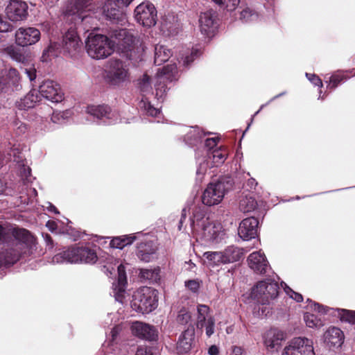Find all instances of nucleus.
<instances>
[{"label": "nucleus", "instance_id": "56", "mask_svg": "<svg viewBox=\"0 0 355 355\" xmlns=\"http://www.w3.org/2000/svg\"><path fill=\"white\" fill-rule=\"evenodd\" d=\"M135 355H153L150 347L141 346L137 348Z\"/></svg>", "mask_w": 355, "mask_h": 355}, {"label": "nucleus", "instance_id": "59", "mask_svg": "<svg viewBox=\"0 0 355 355\" xmlns=\"http://www.w3.org/2000/svg\"><path fill=\"white\" fill-rule=\"evenodd\" d=\"M121 327L119 326V325H116L114 326V327L112 328V331H110V336L112 337V340H111V342L113 343L117 336L119 335V332L121 331Z\"/></svg>", "mask_w": 355, "mask_h": 355}, {"label": "nucleus", "instance_id": "44", "mask_svg": "<svg viewBox=\"0 0 355 355\" xmlns=\"http://www.w3.org/2000/svg\"><path fill=\"white\" fill-rule=\"evenodd\" d=\"M69 111H55L51 116V121L53 123L61 124L69 117Z\"/></svg>", "mask_w": 355, "mask_h": 355}, {"label": "nucleus", "instance_id": "25", "mask_svg": "<svg viewBox=\"0 0 355 355\" xmlns=\"http://www.w3.org/2000/svg\"><path fill=\"white\" fill-rule=\"evenodd\" d=\"M259 220L254 217L243 219L239 224L238 234L244 241L255 238L257 235Z\"/></svg>", "mask_w": 355, "mask_h": 355}, {"label": "nucleus", "instance_id": "8", "mask_svg": "<svg viewBox=\"0 0 355 355\" xmlns=\"http://www.w3.org/2000/svg\"><path fill=\"white\" fill-rule=\"evenodd\" d=\"M17 163L21 181L17 186V191L20 194L21 201L28 204L32 202L34 198L37 196V190L35 188L28 187V184L32 182L31 169L27 166L26 162L21 157L19 159H15Z\"/></svg>", "mask_w": 355, "mask_h": 355}, {"label": "nucleus", "instance_id": "39", "mask_svg": "<svg viewBox=\"0 0 355 355\" xmlns=\"http://www.w3.org/2000/svg\"><path fill=\"white\" fill-rule=\"evenodd\" d=\"M203 257L208 261L210 266H219L225 264L223 261V256L222 252H206L203 254Z\"/></svg>", "mask_w": 355, "mask_h": 355}, {"label": "nucleus", "instance_id": "63", "mask_svg": "<svg viewBox=\"0 0 355 355\" xmlns=\"http://www.w3.org/2000/svg\"><path fill=\"white\" fill-rule=\"evenodd\" d=\"M47 207L46 209L49 211L53 212L54 214H58L59 211H58L57 208L51 202H47Z\"/></svg>", "mask_w": 355, "mask_h": 355}, {"label": "nucleus", "instance_id": "12", "mask_svg": "<svg viewBox=\"0 0 355 355\" xmlns=\"http://www.w3.org/2000/svg\"><path fill=\"white\" fill-rule=\"evenodd\" d=\"M86 112L99 120L100 123L105 125L114 124L119 121L121 122L119 112L107 105H88L86 108Z\"/></svg>", "mask_w": 355, "mask_h": 355}, {"label": "nucleus", "instance_id": "21", "mask_svg": "<svg viewBox=\"0 0 355 355\" xmlns=\"http://www.w3.org/2000/svg\"><path fill=\"white\" fill-rule=\"evenodd\" d=\"M247 261L250 269L257 274H265L271 269L265 254L261 251L251 253Z\"/></svg>", "mask_w": 355, "mask_h": 355}, {"label": "nucleus", "instance_id": "5", "mask_svg": "<svg viewBox=\"0 0 355 355\" xmlns=\"http://www.w3.org/2000/svg\"><path fill=\"white\" fill-rule=\"evenodd\" d=\"M279 287L278 283L272 279L267 278L259 281L252 289L251 295L261 304L258 306V314L261 316H267L271 308L265 305H270L277 297Z\"/></svg>", "mask_w": 355, "mask_h": 355}, {"label": "nucleus", "instance_id": "23", "mask_svg": "<svg viewBox=\"0 0 355 355\" xmlns=\"http://www.w3.org/2000/svg\"><path fill=\"white\" fill-rule=\"evenodd\" d=\"M131 330L135 336L146 340H156L158 338V332L155 327L142 322H132Z\"/></svg>", "mask_w": 355, "mask_h": 355}, {"label": "nucleus", "instance_id": "19", "mask_svg": "<svg viewBox=\"0 0 355 355\" xmlns=\"http://www.w3.org/2000/svg\"><path fill=\"white\" fill-rule=\"evenodd\" d=\"M40 36V31L36 28L21 27L15 33V41L19 46H27L37 43Z\"/></svg>", "mask_w": 355, "mask_h": 355}, {"label": "nucleus", "instance_id": "49", "mask_svg": "<svg viewBox=\"0 0 355 355\" xmlns=\"http://www.w3.org/2000/svg\"><path fill=\"white\" fill-rule=\"evenodd\" d=\"M307 302H309L308 307L311 309L318 311L321 314H325L329 310V308L327 306H324L323 305H320L318 303L313 302L311 300L308 299Z\"/></svg>", "mask_w": 355, "mask_h": 355}, {"label": "nucleus", "instance_id": "30", "mask_svg": "<svg viewBox=\"0 0 355 355\" xmlns=\"http://www.w3.org/2000/svg\"><path fill=\"white\" fill-rule=\"evenodd\" d=\"M183 132H185L184 141L186 144L190 146H196L202 141V137L206 135L199 127H183Z\"/></svg>", "mask_w": 355, "mask_h": 355}, {"label": "nucleus", "instance_id": "37", "mask_svg": "<svg viewBox=\"0 0 355 355\" xmlns=\"http://www.w3.org/2000/svg\"><path fill=\"white\" fill-rule=\"evenodd\" d=\"M140 110L146 115L151 116H157L160 114V110L151 105L147 98L143 97L139 103Z\"/></svg>", "mask_w": 355, "mask_h": 355}, {"label": "nucleus", "instance_id": "11", "mask_svg": "<svg viewBox=\"0 0 355 355\" xmlns=\"http://www.w3.org/2000/svg\"><path fill=\"white\" fill-rule=\"evenodd\" d=\"M281 355H315L313 343L306 337H296L289 340Z\"/></svg>", "mask_w": 355, "mask_h": 355}, {"label": "nucleus", "instance_id": "38", "mask_svg": "<svg viewBox=\"0 0 355 355\" xmlns=\"http://www.w3.org/2000/svg\"><path fill=\"white\" fill-rule=\"evenodd\" d=\"M138 87L144 96L152 94L153 87L151 78L147 74H144L142 77L138 80Z\"/></svg>", "mask_w": 355, "mask_h": 355}, {"label": "nucleus", "instance_id": "40", "mask_svg": "<svg viewBox=\"0 0 355 355\" xmlns=\"http://www.w3.org/2000/svg\"><path fill=\"white\" fill-rule=\"evenodd\" d=\"M347 78H348L344 74L343 72L338 71L337 73L333 74L329 78L328 81H326L327 83V89H336L340 84L345 81Z\"/></svg>", "mask_w": 355, "mask_h": 355}, {"label": "nucleus", "instance_id": "22", "mask_svg": "<svg viewBox=\"0 0 355 355\" xmlns=\"http://www.w3.org/2000/svg\"><path fill=\"white\" fill-rule=\"evenodd\" d=\"M284 339L283 331L276 328L270 329L263 336V344L270 352H278Z\"/></svg>", "mask_w": 355, "mask_h": 355}, {"label": "nucleus", "instance_id": "3", "mask_svg": "<svg viewBox=\"0 0 355 355\" xmlns=\"http://www.w3.org/2000/svg\"><path fill=\"white\" fill-rule=\"evenodd\" d=\"M12 247L0 254V267H8L15 264L21 257L31 255L35 240L29 231L15 228L12 232Z\"/></svg>", "mask_w": 355, "mask_h": 355}, {"label": "nucleus", "instance_id": "54", "mask_svg": "<svg viewBox=\"0 0 355 355\" xmlns=\"http://www.w3.org/2000/svg\"><path fill=\"white\" fill-rule=\"evenodd\" d=\"M306 76L309 80L314 85L322 87V82L321 79L315 74L306 73Z\"/></svg>", "mask_w": 355, "mask_h": 355}, {"label": "nucleus", "instance_id": "52", "mask_svg": "<svg viewBox=\"0 0 355 355\" xmlns=\"http://www.w3.org/2000/svg\"><path fill=\"white\" fill-rule=\"evenodd\" d=\"M218 139L216 138H207L205 141V148H206V153L212 151L214 148L216 146Z\"/></svg>", "mask_w": 355, "mask_h": 355}, {"label": "nucleus", "instance_id": "41", "mask_svg": "<svg viewBox=\"0 0 355 355\" xmlns=\"http://www.w3.org/2000/svg\"><path fill=\"white\" fill-rule=\"evenodd\" d=\"M304 320L306 326L310 328H318L324 325L323 320L313 313H305Z\"/></svg>", "mask_w": 355, "mask_h": 355}, {"label": "nucleus", "instance_id": "64", "mask_svg": "<svg viewBox=\"0 0 355 355\" xmlns=\"http://www.w3.org/2000/svg\"><path fill=\"white\" fill-rule=\"evenodd\" d=\"M257 182L254 178H250L248 181V185L250 187V189H254L257 186Z\"/></svg>", "mask_w": 355, "mask_h": 355}, {"label": "nucleus", "instance_id": "15", "mask_svg": "<svg viewBox=\"0 0 355 355\" xmlns=\"http://www.w3.org/2000/svg\"><path fill=\"white\" fill-rule=\"evenodd\" d=\"M135 17L137 21L143 26H153L157 20L156 8L150 1H144L135 9Z\"/></svg>", "mask_w": 355, "mask_h": 355}, {"label": "nucleus", "instance_id": "51", "mask_svg": "<svg viewBox=\"0 0 355 355\" xmlns=\"http://www.w3.org/2000/svg\"><path fill=\"white\" fill-rule=\"evenodd\" d=\"M140 235H141V233L137 232L135 234H132L130 236H123L122 237H121V239H122V243L123 244H124V247L128 245L132 244L134 242V241H135L137 238Z\"/></svg>", "mask_w": 355, "mask_h": 355}, {"label": "nucleus", "instance_id": "34", "mask_svg": "<svg viewBox=\"0 0 355 355\" xmlns=\"http://www.w3.org/2000/svg\"><path fill=\"white\" fill-rule=\"evenodd\" d=\"M196 311V325L198 329L202 330L205 322H207L209 318H214V316L211 314L210 308L205 304H198Z\"/></svg>", "mask_w": 355, "mask_h": 355}, {"label": "nucleus", "instance_id": "18", "mask_svg": "<svg viewBox=\"0 0 355 355\" xmlns=\"http://www.w3.org/2000/svg\"><path fill=\"white\" fill-rule=\"evenodd\" d=\"M28 5L21 0H10L6 8V14L12 21H21L26 19Z\"/></svg>", "mask_w": 355, "mask_h": 355}, {"label": "nucleus", "instance_id": "29", "mask_svg": "<svg viewBox=\"0 0 355 355\" xmlns=\"http://www.w3.org/2000/svg\"><path fill=\"white\" fill-rule=\"evenodd\" d=\"M41 101V96L35 89H31L26 96L17 101L16 107L20 110H27L34 107Z\"/></svg>", "mask_w": 355, "mask_h": 355}, {"label": "nucleus", "instance_id": "10", "mask_svg": "<svg viewBox=\"0 0 355 355\" xmlns=\"http://www.w3.org/2000/svg\"><path fill=\"white\" fill-rule=\"evenodd\" d=\"M178 69L175 64L164 66L161 72H158L154 78V86L155 89V96L158 101H163L166 91L168 82H172L177 79Z\"/></svg>", "mask_w": 355, "mask_h": 355}, {"label": "nucleus", "instance_id": "2", "mask_svg": "<svg viewBox=\"0 0 355 355\" xmlns=\"http://www.w3.org/2000/svg\"><path fill=\"white\" fill-rule=\"evenodd\" d=\"M94 6L93 0H76L74 3H69L64 11V19L74 27L71 26L63 36L64 49L73 54L80 47V40L78 36L76 29L80 26L90 23L93 18Z\"/></svg>", "mask_w": 355, "mask_h": 355}, {"label": "nucleus", "instance_id": "24", "mask_svg": "<svg viewBox=\"0 0 355 355\" xmlns=\"http://www.w3.org/2000/svg\"><path fill=\"white\" fill-rule=\"evenodd\" d=\"M118 279L112 284V295L115 300L123 304L125 297V288L127 284V278L124 266L119 265L117 268Z\"/></svg>", "mask_w": 355, "mask_h": 355}, {"label": "nucleus", "instance_id": "61", "mask_svg": "<svg viewBox=\"0 0 355 355\" xmlns=\"http://www.w3.org/2000/svg\"><path fill=\"white\" fill-rule=\"evenodd\" d=\"M243 349L239 346H234L232 347L233 355H242L243 353Z\"/></svg>", "mask_w": 355, "mask_h": 355}, {"label": "nucleus", "instance_id": "7", "mask_svg": "<svg viewBox=\"0 0 355 355\" xmlns=\"http://www.w3.org/2000/svg\"><path fill=\"white\" fill-rule=\"evenodd\" d=\"M158 305V292L156 289L143 286L134 292L130 302L131 308L138 313H149Z\"/></svg>", "mask_w": 355, "mask_h": 355}, {"label": "nucleus", "instance_id": "4", "mask_svg": "<svg viewBox=\"0 0 355 355\" xmlns=\"http://www.w3.org/2000/svg\"><path fill=\"white\" fill-rule=\"evenodd\" d=\"M191 225L197 239L205 243L216 244L225 238V232L222 225L205 217L204 211L200 208H196L193 211Z\"/></svg>", "mask_w": 355, "mask_h": 355}, {"label": "nucleus", "instance_id": "50", "mask_svg": "<svg viewBox=\"0 0 355 355\" xmlns=\"http://www.w3.org/2000/svg\"><path fill=\"white\" fill-rule=\"evenodd\" d=\"M216 320L214 318H209L205 324L203 325V329H205V333L208 338L211 337L215 331Z\"/></svg>", "mask_w": 355, "mask_h": 355}, {"label": "nucleus", "instance_id": "36", "mask_svg": "<svg viewBox=\"0 0 355 355\" xmlns=\"http://www.w3.org/2000/svg\"><path fill=\"white\" fill-rule=\"evenodd\" d=\"M259 14L254 9L246 6L240 12L239 20L243 23H250L258 20Z\"/></svg>", "mask_w": 355, "mask_h": 355}, {"label": "nucleus", "instance_id": "48", "mask_svg": "<svg viewBox=\"0 0 355 355\" xmlns=\"http://www.w3.org/2000/svg\"><path fill=\"white\" fill-rule=\"evenodd\" d=\"M6 52L12 60L17 62H21L24 59L23 54L13 46L7 48Z\"/></svg>", "mask_w": 355, "mask_h": 355}, {"label": "nucleus", "instance_id": "27", "mask_svg": "<svg viewBox=\"0 0 355 355\" xmlns=\"http://www.w3.org/2000/svg\"><path fill=\"white\" fill-rule=\"evenodd\" d=\"M194 335L195 329L193 326L191 324L179 338L176 347L178 354H184L190 351Z\"/></svg>", "mask_w": 355, "mask_h": 355}, {"label": "nucleus", "instance_id": "60", "mask_svg": "<svg viewBox=\"0 0 355 355\" xmlns=\"http://www.w3.org/2000/svg\"><path fill=\"white\" fill-rule=\"evenodd\" d=\"M26 73L31 81L36 78V70L34 68L26 69Z\"/></svg>", "mask_w": 355, "mask_h": 355}, {"label": "nucleus", "instance_id": "62", "mask_svg": "<svg viewBox=\"0 0 355 355\" xmlns=\"http://www.w3.org/2000/svg\"><path fill=\"white\" fill-rule=\"evenodd\" d=\"M209 355H218L219 353L218 347L216 345H211L208 350Z\"/></svg>", "mask_w": 355, "mask_h": 355}, {"label": "nucleus", "instance_id": "47", "mask_svg": "<svg viewBox=\"0 0 355 355\" xmlns=\"http://www.w3.org/2000/svg\"><path fill=\"white\" fill-rule=\"evenodd\" d=\"M340 311V315L342 320L355 324V311L342 309Z\"/></svg>", "mask_w": 355, "mask_h": 355}, {"label": "nucleus", "instance_id": "26", "mask_svg": "<svg viewBox=\"0 0 355 355\" xmlns=\"http://www.w3.org/2000/svg\"><path fill=\"white\" fill-rule=\"evenodd\" d=\"M216 13L212 10L202 12L199 18L200 28L202 33L209 37L216 28Z\"/></svg>", "mask_w": 355, "mask_h": 355}, {"label": "nucleus", "instance_id": "42", "mask_svg": "<svg viewBox=\"0 0 355 355\" xmlns=\"http://www.w3.org/2000/svg\"><path fill=\"white\" fill-rule=\"evenodd\" d=\"M257 201L254 198L251 196H246L241 200L239 203V209L241 211L248 213L254 211L257 207Z\"/></svg>", "mask_w": 355, "mask_h": 355}, {"label": "nucleus", "instance_id": "28", "mask_svg": "<svg viewBox=\"0 0 355 355\" xmlns=\"http://www.w3.org/2000/svg\"><path fill=\"white\" fill-rule=\"evenodd\" d=\"M324 339L329 347L338 348L343 343L344 334L339 328L332 327L326 331L324 334Z\"/></svg>", "mask_w": 355, "mask_h": 355}, {"label": "nucleus", "instance_id": "58", "mask_svg": "<svg viewBox=\"0 0 355 355\" xmlns=\"http://www.w3.org/2000/svg\"><path fill=\"white\" fill-rule=\"evenodd\" d=\"M8 238V230L0 225V242L6 243L7 241Z\"/></svg>", "mask_w": 355, "mask_h": 355}, {"label": "nucleus", "instance_id": "35", "mask_svg": "<svg viewBox=\"0 0 355 355\" xmlns=\"http://www.w3.org/2000/svg\"><path fill=\"white\" fill-rule=\"evenodd\" d=\"M172 55L171 49L163 44H157L155 46L154 62L156 65H161L168 61Z\"/></svg>", "mask_w": 355, "mask_h": 355}, {"label": "nucleus", "instance_id": "53", "mask_svg": "<svg viewBox=\"0 0 355 355\" xmlns=\"http://www.w3.org/2000/svg\"><path fill=\"white\" fill-rule=\"evenodd\" d=\"M12 25L0 15V32L6 33L12 31Z\"/></svg>", "mask_w": 355, "mask_h": 355}, {"label": "nucleus", "instance_id": "16", "mask_svg": "<svg viewBox=\"0 0 355 355\" xmlns=\"http://www.w3.org/2000/svg\"><path fill=\"white\" fill-rule=\"evenodd\" d=\"M128 69L119 60H111L107 71L106 80L112 85H119L128 80Z\"/></svg>", "mask_w": 355, "mask_h": 355}, {"label": "nucleus", "instance_id": "31", "mask_svg": "<svg viewBox=\"0 0 355 355\" xmlns=\"http://www.w3.org/2000/svg\"><path fill=\"white\" fill-rule=\"evenodd\" d=\"M200 55V49L197 47H182L179 51L178 60L180 64L185 67H189L190 64Z\"/></svg>", "mask_w": 355, "mask_h": 355}, {"label": "nucleus", "instance_id": "6", "mask_svg": "<svg viewBox=\"0 0 355 355\" xmlns=\"http://www.w3.org/2000/svg\"><path fill=\"white\" fill-rule=\"evenodd\" d=\"M96 252L86 246L73 247L55 254L51 262L53 263H94L97 261Z\"/></svg>", "mask_w": 355, "mask_h": 355}, {"label": "nucleus", "instance_id": "33", "mask_svg": "<svg viewBox=\"0 0 355 355\" xmlns=\"http://www.w3.org/2000/svg\"><path fill=\"white\" fill-rule=\"evenodd\" d=\"M222 253L225 264L239 261L243 256V249L234 245L227 247Z\"/></svg>", "mask_w": 355, "mask_h": 355}, {"label": "nucleus", "instance_id": "57", "mask_svg": "<svg viewBox=\"0 0 355 355\" xmlns=\"http://www.w3.org/2000/svg\"><path fill=\"white\" fill-rule=\"evenodd\" d=\"M110 245L112 248H114L123 249L124 248V244H123L121 237L112 239L111 241Z\"/></svg>", "mask_w": 355, "mask_h": 355}, {"label": "nucleus", "instance_id": "14", "mask_svg": "<svg viewBox=\"0 0 355 355\" xmlns=\"http://www.w3.org/2000/svg\"><path fill=\"white\" fill-rule=\"evenodd\" d=\"M22 86L19 73L16 69H5L0 76V94H10L19 91Z\"/></svg>", "mask_w": 355, "mask_h": 355}, {"label": "nucleus", "instance_id": "55", "mask_svg": "<svg viewBox=\"0 0 355 355\" xmlns=\"http://www.w3.org/2000/svg\"><path fill=\"white\" fill-rule=\"evenodd\" d=\"M185 286L188 289L194 293L197 292L200 287L199 282L196 280H189L186 282Z\"/></svg>", "mask_w": 355, "mask_h": 355}, {"label": "nucleus", "instance_id": "45", "mask_svg": "<svg viewBox=\"0 0 355 355\" xmlns=\"http://www.w3.org/2000/svg\"><path fill=\"white\" fill-rule=\"evenodd\" d=\"M191 320V313L184 309H181L178 315L177 321L181 324H187Z\"/></svg>", "mask_w": 355, "mask_h": 355}, {"label": "nucleus", "instance_id": "43", "mask_svg": "<svg viewBox=\"0 0 355 355\" xmlns=\"http://www.w3.org/2000/svg\"><path fill=\"white\" fill-rule=\"evenodd\" d=\"M160 270L159 268L153 269H141L140 272L141 277L150 281L156 282L159 279Z\"/></svg>", "mask_w": 355, "mask_h": 355}, {"label": "nucleus", "instance_id": "9", "mask_svg": "<svg viewBox=\"0 0 355 355\" xmlns=\"http://www.w3.org/2000/svg\"><path fill=\"white\" fill-rule=\"evenodd\" d=\"M227 157L225 148H218L207 153L203 158L197 157L198 167L196 171L197 178L202 180L208 168L218 166L225 162Z\"/></svg>", "mask_w": 355, "mask_h": 355}, {"label": "nucleus", "instance_id": "17", "mask_svg": "<svg viewBox=\"0 0 355 355\" xmlns=\"http://www.w3.org/2000/svg\"><path fill=\"white\" fill-rule=\"evenodd\" d=\"M39 95L53 103H59L63 100V93L58 84L53 80L44 81L37 90Z\"/></svg>", "mask_w": 355, "mask_h": 355}, {"label": "nucleus", "instance_id": "20", "mask_svg": "<svg viewBox=\"0 0 355 355\" xmlns=\"http://www.w3.org/2000/svg\"><path fill=\"white\" fill-rule=\"evenodd\" d=\"M157 245L154 240L145 239L137 245V255L144 262H150L157 258Z\"/></svg>", "mask_w": 355, "mask_h": 355}, {"label": "nucleus", "instance_id": "13", "mask_svg": "<svg viewBox=\"0 0 355 355\" xmlns=\"http://www.w3.org/2000/svg\"><path fill=\"white\" fill-rule=\"evenodd\" d=\"M226 184L219 180L216 182L209 183L202 196V202L207 206H213L219 204L223 199L225 192L228 190Z\"/></svg>", "mask_w": 355, "mask_h": 355}, {"label": "nucleus", "instance_id": "32", "mask_svg": "<svg viewBox=\"0 0 355 355\" xmlns=\"http://www.w3.org/2000/svg\"><path fill=\"white\" fill-rule=\"evenodd\" d=\"M103 13L104 16L112 21H119L122 18V14L117 8L116 3L113 1H107L103 8Z\"/></svg>", "mask_w": 355, "mask_h": 355}, {"label": "nucleus", "instance_id": "1", "mask_svg": "<svg viewBox=\"0 0 355 355\" xmlns=\"http://www.w3.org/2000/svg\"><path fill=\"white\" fill-rule=\"evenodd\" d=\"M112 41L104 35L90 34L86 40V50L88 55L96 60L104 59L114 51L116 44L123 56L135 62L141 61L144 53V46L139 38L126 29L115 30L112 35Z\"/></svg>", "mask_w": 355, "mask_h": 355}, {"label": "nucleus", "instance_id": "46", "mask_svg": "<svg viewBox=\"0 0 355 355\" xmlns=\"http://www.w3.org/2000/svg\"><path fill=\"white\" fill-rule=\"evenodd\" d=\"M282 286L284 288L285 293L292 299L297 302L303 300V297L300 293H296L289 288L284 282H282Z\"/></svg>", "mask_w": 355, "mask_h": 355}]
</instances>
